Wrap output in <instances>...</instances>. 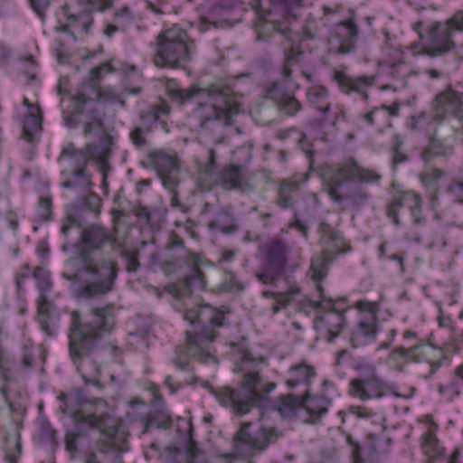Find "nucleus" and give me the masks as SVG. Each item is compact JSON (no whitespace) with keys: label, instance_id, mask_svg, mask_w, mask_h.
I'll return each mask as SVG.
<instances>
[{"label":"nucleus","instance_id":"nucleus-48","mask_svg":"<svg viewBox=\"0 0 463 463\" xmlns=\"http://www.w3.org/2000/svg\"><path fill=\"white\" fill-rule=\"evenodd\" d=\"M33 277L37 280V287L41 294H46L52 288L49 272L41 267L35 268Z\"/></svg>","mask_w":463,"mask_h":463},{"label":"nucleus","instance_id":"nucleus-26","mask_svg":"<svg viewBox=\"0 0 463 463\" xmlns=\"http://www.w3.org/2000/svg\"><path fill=\"white\" fill-rule=\"evenodd\" d=\"M422 449L427 456V463H457L459 456V450L455 449L446 458L444 448L439 446L438 439L430 433L426 435Z\"/></svg>","mask_w":463,"mask_h":463},{"label":"nucleus","instance_id":"nucleus-63","mask_svg":"<svg viewBox=\"0 0 463 463\" xmlns=\"http://www.w3.org/2000/svg\"><path fill=\"white\" fill-rule=\"evenodd\" d=\"M448 26L451 27L453 33L462 32L463 33V11L457 12L453 16L444 22Z\"/></svg>","mask_w":463,"mask_h":463},{"label":"nucleus","instance_id":"nucleus-27","mask_svg":"<svg viewBox=\"0 0 463 463\" xmlns=\"http://www.w3.org/2000/svg\"><path fill=\"white\" fill-rule=\"evenodd\" d=\"M43 116L40 107H31L23 125V137L28 142H35L42 132Z\"/></svg>","mask_w":463,"mask_h":463},{"label":"nucleus","instance_id":"nucleus-14","mask_svg":"<svg viewBox=\"0 0 463 463\" xmlns=\"http://www.w3.org/2000/svg\"><path fill=\"white\" fill-rule=\"evenodd\" d=\"M292 245L288 241L274 238L264 248L263 269L256 274V278L263 284L278 288L279 280L288 278L285 269L289 260Z\"/></svg>","mask_w":463,"mask_h":463},{"label":"nucleus","instance_id":"nucleus-46","mask_svg":"<svg viewBox=\"0 0 463 463\" xmlns=\"http://www.w3.org/2000/svg\"><path fill=\"white\" fill-rule=\"evenodd\" d=\"M446 194L452 202L463 203V179L452 178L446 188Z\"/></svg>","mask_w":463,"mask_h":463},{"label":"nucleus","instance_id":"nucleus-20","mask_svg":"<svg viewBox=\"0 0 463 463\" xmlns=\"http://www.w3.org/2000/svg\"><path fill=\"white\" fill-rule=\"evenodd\" d=\"M333 39L337 43L336 52L344 55L354 51L359 38V28L354 19L350 18L345 22L335 24Z\"/></svg>","mask_w":463,"mask_h":463},{"label":"nucleus","instance_id":"nucleus-43","mask_svg":"<svg viewBox=\"0 0 463 463\" xmlns=\"http://www.w3.org/2000/svg\"><path fill=\"white\" fill-rule=\"evenodd\" d=\"M402 62H405L402 51L392 46H386L383 49V57L379 61V66L383 69Z\"/></svg>","mask_w":463,"mask_h":463},{"label":"nucleus","instance_id":"nucleus-5","mask_svg":"<svg viewBox=\"0 0 463 463\" xmlns=\"http://www.w3.org/2000/svg\"><path fill=\"white\" fill-rule=\"evenodd\" d=\"M253 359L250 353L243 355L240 371L243 373V380L239 388L222 387L213 394L223 406L229 407L237 415L248 413L251 407L262 405L269 392L276 387L275 383L267 382L258 370H250Z\"/></svg>","mask_w":463,"mask_h":463},{"label":"nucleus","instance_id":"nucleus-3","mask_svg":"<svg viewBox=\"0 0 463 463\" xmlns=\"http://www.w3.org/2000/svg\"><path fill=\"white\" fill-rule=\"evenodd\" d=\"M172 99L181 105L196 96L208 98L209 102L200 103L194 110V118L203 129H212L216 125L231 126L233 117L240 112L241 104L235 99L232 90L224 84H213L206 89L193 85L188 89L168 88Z\"/></svg>","mask_w":463,"mask_h":463},{"label":"nucleus","instance_id":"nucleus-10","mask_svg":"<svg viewBox=\"0 0 463 463\" xmlns=\"http://www.w3.org/2000/svg\"><path fill=\"white\" fill-rule=\"evenodd\" d=\"M59 399L63 402V405L61 406V412L70 414L75 423L87 424L109 437L116 434V428L109 424L110 416L108 413L97 416L91 410L94 405L102 404L105 406L107 403L103 399L89 400L81 390H75L70 395L61 393Z\"/></svg>","mask_w":463,"mask_h":463},{"label":"nucleus","instance_id":"nucleus-59","mask_svg":"<svg viewBox=\"0 0 463 463\" xmlns=\"http://www.w3.org/2000/svg\"><path fill=\"white\" fill-rule=\"evenodd\" d=\"M81 228V222L77 213H70L67 215L62 226L61 232L64 236H68V233L71 228Z\"/></svg>","mask_w":463,"mask_h":463},{"label":"nucleus","instance_id":"nucleus-9","mask_svg":"<svg viewBox=\"0 0 463 463\" xmlns=\"http://www.w3.org/2000/svg\"><path fill=\"white\" fill-rule=\"evenodd\" d=\"M110 71L111 66L109 64H102L95 67L90 71V79L82 82L77 94L72 98V104L76 114H84L86 109L87 120L85 128H83V134L99 135L103 132V123L100 112L97 109V103L99 98V86L100 74L103 71Z\"/></svg>","mask_w":463,"mask_h":463},{"label":"nucleus","instance_id":"nucleus-2","mask_svg":"<svg viewBox=\"0 0 463 463\" xmlns=\"http://www.w3.org/2000/svg\"><path fill=\"white\" fill-rule=\"evenodd\" d=\"M69 334L70 357L86 385L103 389L99 377L101 364L96 355L99 344L116 325L114 305L93 307L82 319L78 311L71 312Z\"/></svg>","mask_w":463,"mask_h":463},{"label":"nucleus","instance_id":"nucleus-21","mask_svg":"<svg viewBox=\"0 0 463 463\" xmlns=\"http://www.w3.org/2000/svg\"><path fill=\"white\" fill-rule=\"evenodd\" d=\"M334 80L337 82L339 90L345 94L356 92L361 95L364 100L368 99L367 88L373 86L374 83L373 76L353 78L339 71H335Z\"/></svg>","mask_w":463,"mask_h":463},{"label":"nucleus","instance_id":"nucleus-56","mask_svg":"<svg viewBox=\"0 0 463 463\" xmlns=\"http://www.w3.org/2000/svg\"><path fill=\"white\" fill-rule=\"evenodd\" d=\"M39 218L43 221H48L52 215V198L41 197L38 203Z\"/></svg>","mask_w":463,"mask_h":463},{"label":"nucleus","instance_id":"nucleus-55","mask_svg":"<svg viewBox=\"0 0 463 463\" xmlns=\"http://www.w3.org/2000/svg\"><path fill=\"white\" fill-rule=\"evenodd\" d=\"M303 0H279V6L281 11L290 17H296V10L302 5Z\"/></svg>","mask_w":463,"mask_h":463},{"label":"nucleus","instance_id":"nucleus-64","mask_svg":"<svg viewBox=\"0 0 463 463\" xmlns=\"http://www.w3.org/2000/svg\"><path fill=\"white\" fill-rule=\"evenodd\" d=\"M99 204L100 200L94 194H90L84 201V206L90 212L94 213L96 217L99 214Z\"/></svg>","mask_w":463,"mask_h":463},{"label":"nucleus","instance_id":"nucleus-47","mask_svg":"<svg viewBox=\"0 0 463 463\" xmlns=\"http://www.w3.org/2000/svg\"><path fill=\"white\" fill-rule=\"evenodd\" d=\"M263 31L278 33L281 34L284 37L285 41L289 43L292 41V38H291L292 33L289 30V28L287 25H285L283 23L270 22V21L265 22L263 24Z\"/></svg>","mask_w":463,"mask_h":463},{"label":"nucleus","instance_id":"nucleus-4","mask_svg":"<svg viewBox=\"0 0 463 463\" xmlns=\"http://www.w3.org/2000/svg\"><path fill=\"white\" fill-rule=\"evenodd\" d=\"M352 179H357L361 183H375L381 179V175L359 166L353 158L331 169L326 177L328 194L343 209H360L371 197L367 191L353 183Z\"/></svg>","mask_w":463,"mask_h":463},{"label":"nucleus","instance_id":"nucleus-34","mask_svg":"<svg viewBox=\"0 0 463 463\" xmlns=\"http://www.w3.org/2000/svg\"><path fill=\"white\" fill-rule=\"evenodd\" d=\"M328 96L327 89L323 86H313L307 91V99L309 104L323 114L327 113L331 109Z\"/></svg>","mask_w":463,"mask_h":463},{"label":"nucleus","instance_id":"nucleus-61","mask_svg":"<svg viewBox=\"0 0 463 463\" xmlns=\"http://www.w3.org/2000/svg\"><path fill=\"white\" fill-rule=\"evenodd\" d=\"M346 441L351 446L353 463H364L359 442L354 440L351 434L346 435Z\"/></svg>","mask_w":463,"mask_h":463},{"label":"nucleus","instance_id":"nucleus-60","mask_svg":"<svg viewBox=\"0 0 463 463\" xmlns=\"http://www.w3.org/2000/svg\"><path fill=\"white\" fill-rule=\"evenodd\" d=\"M151 424H155L159 428H167L170 424V417L163 411H157L151 414L148 418Z\"/></svg>","mask_w":463,"mask_h":463},{"label":"nucleus","instance_id":"nucleus-11","mask_svg":"<svg viewBox=\"0 0 463 463\" xmlns=\"http://www.w3.org/2000/svg\"><path fill=\"white\" fill-rule=\"evenodd\" d=\"M194 45L187 33L174 25L156 37L154 63L161 68H178L190 60Z\"/></svg>","mask_w":463,"mask_h":463},{"label":"nucleus","instance_id":"nucleus-33","mask_svg":"<svg viewBox=\"0 0 463 463\" xmlns=\"http://www.w3.org/2000/svg\"><path fill=\"white\" fill-rule=\"evenodd\" d=\"M275 408L282 417L292 418L303 409V399L294 394L281 395Z\"/></svg>","mask_w":463,"mask_h":463},{"label":"nucleus","instance_id":"nucleus-49","mask_svg":"<svg viewBox=\"0 0 463 463\" xmlns=\"http://www.w3.org/2000/svg\"><path fill=\"white\" fill-rule=\"evenodd\" d=\"M135 214L139 220H142L145 223L154 225L155 222H156V216L159 215V212L156 209L147 206L138 205L135 209Z\"/></svg>","mask_w":463,"mask_h":463},{"label":"nucleus","instance_id":"nucleus-51","mask_svg":"<svg viewBox=\"0 0 463 463\" xmlns=\"http://www.w3.org/2000/svg\"><path fill=\"white\" fill-rule=\"evenodd\" d=\"M463 384L460 381L454 379L449 384L439 386V391L441 394L447 396L449 401L454 400L456 397L459 396L461 392V387Z\"/></svg>","mask_w":463,"mask_h":463},{"label":"nucleus","instance_id":"nucleus-13","mask_svg":"<svg viewBox=\"0 0 463 463\" xmlns=\"http://www.w3.org/2000/svg\"><path fill=\"white\" fill-rule=\"evenodd\" d=\"M250 423H242L233 438V452L223 454L222 457L227 459L235 457L250 458L264 451L270 444L278 441L281 436L273 426L261 425L258 430L250 432Z\"/></svg>","mask_w":463,"mask_h":463},{"label":"nucleus","instance_id":"nucleus-50","mask_svg":"<svg viewBox=\"0 0 463 463\" xmlns=\"http://www.w3.org/2000/svg\"><path fill=\"white\" fill-rule=\"evenodd\" d=\"M133 20L130 9L128 6H124L115 14L113 22L121 28V31H125L132 24Z\"/></svg>","mask_w":463,"mask_h":463},{"label":"nucleus","instance_id":"nucleus-54","mask_svg":"<svg viewBox=\"0 0 463 463\" xmlns=\"http://www.w3.org/2000/svg\"><path fill=\"white\" fill-rule=\"evenodd\" d=\"M88 113V110L86 109L84 114H76L75 109H73L72 113H64L63 114V120L65 122V125L69 128H74L78 126L79 124H83L85 127V121L86 114Z\"/></svg>","mask_w":463,"mask_h":463},{"label":"nucleus","instance_id":"nucleus-44","mask_svg":"<svg viewBox=\"0 0 463 463\" xmlns=\"http://www.w3.org/2000/svg\"><path fill=\"white\" fill-rule=\"evenodd\" d=\"M393 80L400 81L401 86L404 87L406 82L405 79L411 74V68L406 62L397 63L383 69Z\"/></svg>","mask_w":463,"mask_h":463},{"label":"nucleus","instance_id":"nucleus-62","mask_svg":"<svg viewBox=\"0 0 463 463\" xmlns=\"http://www.w3.org/2000/svg\"><path fill=\"white\" fill-rule=\"evenodd\" d=\"M145 133L146 131L142 127H135L130 132V138L136 146L143 147L146 145V139L144 137Z\"/></svg>","mask_w":463,"mask_h":463},{"label":"nucleus","instance_id":"nucleus-53","mask_svg":"<svg viewBox=\"0 0 463 463\" xmlns=\"http://www.w3.org/2000/svg\"><path fill=\"white\" fill-rule=\"evenodd\" d=\"M402 141L400 139L398 136L395 137V142L392 145V165L394 167H396L399 164L406 162L409 157L408 156L402 151Z\"/></svg>","mask_w":463,"mask_h":463},{"label":"nucleus","instance_id":"nucleus-58","mask_svg":"<svg viewBox=\"0 0 463 463\" xmlns=\"http://www.w3.org/2000/svg\"><path fill=\"white\" fill-rule=\"evenodd\" d=\"M122 258L126 260V269L128 272H135L140 266L137 260V253L133 251L123 250L121 252Z\"/></svg>","mask_w":463,"mask_h":463},{"label":"nucleus","instance_id":"nucleus-12","mask_svg":"<svg viewBox=\"0 0 463 463\" xmlns=\"http://www.w3.org/2000/svg\"><path fill=\"white\" fill-rule=\"evenodd\" d=\"M215 151L209 149L208 159L198 166V182L203 189H212L213 185H220L222 189L250 191L251 186L245 180L242 167L231 165L222 168L217 175L214 174Z\"/></svg>","mask_w":463,"mask_h":463},{"label":"nucleus","instance_id":"nucleus-15","mask_svg":"<svg viewBox=\"0 0 463 463\" xmlns=\"http://www.w3.org/2000/svg\"><path fill=\"white\" fill-rule=\"evenodd\" d=\"M451 27L445 23L434 22L428 29L425 44L420 53L434 58L443 56L457 48Z\"/></svg>","mask_w":463,"mask_h":463},{"label":"nucleus","instance_id":"nucleus-40","mask_svg":"<svg viewBox=\"0 0 463 463\" xmlns=\"http://www.w3.org/2000/svg\"><path fill=\"white\" fill-rule=\"evenodd\" d=\"M165 249L172 250V249H179L180 252L175 260H165L161 266L165 271H174L178 266H180L181 261L184 259L189 258V254L184 246V242L181 239L174 238L171 241H169Z\"/></svg>","mask_w":463,"mask_h":463},{"label":"nucleus","instance_id":"nucleus-37","mask_svg":"<svg viewBox=\"0 0 463 463\" xmlns=\"http://www.w3.org/2000/svg\"><path fill=\"white\" fill-rule=\"evenodd\" d=\"M170 109L165 104H160L150 107L146 111L140 112V120L142 128L146 131H151L153 125L162 119V117L167 116Z\"/></svg>","mask_w":463,"mask_h":463},{"label":"nucleus","instance_id":"nucleus-45","mask_svg":"<svg viewBox=\"0 0 463 463\" xmlns=\"http://www.w3.org/2000/svg\"><path fill=\"white\" fill-rule=\"evenodd\" d=\"M50 302L48 301L46 294H40L38 299V320L41 324L42 329L48 335H52L51 328L47 322Z\"/></svg>","mask_w":463,"mask_h":463},{"label":"nucleus","instance_id":"nucleus-19","mask_svg":"<svg viewBox=\"0 0 463 463\" xmlns=\"http://www.w3.org/2000/svg\"><path fill=\"white\" fill-rule=\"evenodd\" d=\"M153 164L163 185L174 191L179 183L180 163L177 156L159 152L155 155Z\"/></svg>","mask_w":463,"mask_h":463},{"label":"nucleus","instance_id":"nucleus-31","mask_svg":"<svg viewBox=\"0 0 463 463\" xmlns=\"http://www.w3.org/2000/svg\"><path fill=\"white\" fill-rule=\"evenodd\" d=\"M303 399V409L310 414L311 417L318 418L327 411L330 400L325 395L311 397L308 389L305 390V397Z\"/></svg>","mask_w":463,"mask_h":463},{"label":"nucleus","instance_id":"nucleus-29","mask_svg":"<svg viewBox=\"0 0 463 463\" xmlns=\"http://www.w3.org/2000/svg\"><path fill=\"white\" fill-rule=\"evenodd\" d=\"M111 146L112 137L107 134L99 144H87L84 150L88 160L96 161L102 166L105 165L110 156Z\"/></svg>","mask_w":463,"mask_h":463},{"label":"nucleus","instance_id":"nucleus-39","mask_svg":"<svg viewBox=\"0 0 463 463\" xmlns=\"http://www.w3.org/2000/svg\"><path fill=\"white\" fill-rule=\"evenodd\" d=\"M299 189L298 181L285 180L281 184L279 190V198L277 204L282 209H288L293 206L294 200L291 194L296 193Z\"/></svg>","mask_w":463,"mask_h":463},{"label":"nucleus","instance_id":"nucleus-18","mask_svg":"<svg viewBox=\"0 0 463 463\" xmlns=\"http://www.w3.org/2000/svg\"><path fill=\"white\" fill-rule=\"evenodd\" d=\"M371 375L355 378L349 383V394L361 401L380 399L391 393L390 386L384 383L371 367Z\"/></svg>","mask_w":463,"mask_h":463},{"label":"nucleus","instance_id":"nucleus-25","mask_svg":"<svg viewBox=\"0 0 463 463\" xmlns=\"http://www.w3.org/2000/svg\"><path fill=\"white\" fill-rule=\"evenodd\" d=\"M433 349L429 345L421 342L410 348L400 347L395 350V353L404 357L406 360L415 363L428 362L430 364V373L433 375L436 371L441 366V362H433L430 360V353H432Z\"/></svg>","mask_w":463,"mask_h":463},{"label":"nucleus","instance_id":"nucleus-22","mask_svg":"<svg viewBox=\"0 0 463 463\" xmlns=\"http://www.w3.org/2000/svg\"><path fill=\"white\" fill-rule=\"evenodd\" d=\"M78 1L81 4L88 5L87 10L80 13H74L69 4H64L61 6V12L66 18V22L69 23V26L72 27L74 33L78 32L87 34L94 21L91 13L99 10L94 9L91 4L87 0Z\"/></svg>","mask_w":463,"mask_h":463},{"label":"nucleus","instance_id":"nucleus-28","mask_svg":"<svg viewBox=\"0 0 463 463\" xmlns=\"http://www.w3.org/2000/svg\"><path fill=\"white\" fill-rule=\"evenodd\" d=\"M63 179L61 186L66 189L80 188L87 192L91 184L90 177L87 168L63 169L61 172Z\"/></svg>","mask_w":463,"mask_h":463},{"label":"nucleus","instance_id":"nucleus-24","mask_svg":"<svg viewBox=\"0 0 463 463\" xmlns=\"http://www.w3.org/2000/svg\"><path fill=\"white\" fill-rule=\"evenodd\" d=\"M344 323V315L335 309H330L317 316L315 327L325 331L328 335L327 340L331 342L339 335Z\"/></svg>","mask_w":463,"mask_h":463},{"label":"nucleus","instance_id":"nucleus-1","mask_svg":"<svg viewBox=\"0 0 463 463\" xmlns=\"http://www.w3.org/2000/svg\"><path fill=\"white\" fill-rule=\"evenodd\" d=\"M111 241L109 232L98 224H90L82 228L76 257L69 260L74 273H63L62 276L71 282L75 295L79 298L94 299L110 293L118 273V262L114 260L96 261L90 250H99Z\"/></svg>","mask_w":463,"mask_h":463},{"label":"nucleus","instance_id":"nucleus-41","mask_svg":"<svg viewBox=\"0 0 463 463\" xmlns=\"http://www.w3.org/2000/svg\"><path fill=\"white\" fill-rule=\"evenodd\" d=\"M5 459L7 463H17L22 454L21 437L18 432L5 438Z\"/></svg>","mask_w":463,"mask_h":463},{"label":"nucleus","instance_id":"nucleus-6","mask_svg":"<svg viewBox=\"0 0 463 463\" xmlns=\"http://www.w3.org/2000/svg\"><path fill=\"white\" fill-rule=\"evenodd\" d=\"M184 318L193 328L186 330L185 345L177 350L201 361L211 358V344L217 336L215 328L222 326L224 313L207 304L198 305L186 308Z\"/></svg>","mask_w":463,"mask_h":463},{"label":"nucleus","instance_id":"nucleus-16","mask_svg":"<svg viewBox=\"0 0 463 463\" xmlns=\"http://www.w3.org/2000/svg\"><path fill=\"white\" fill-rule=\"evenodd\" d=\"M462 95L449 88L438 94L432 100L429 112H422L419 119H427L440 124L448 114H453L459 119L462 115Z\"/></svg>","mask_w":463,"mask_h":463},{"label":"nucleus","instance_id":"nucleus-35","mask_svg":"<svg viewBox=\"0 0 463 463\" xmlns=\"http://www.w3.org/2000/svg\"><path fill=\"white\" fill-rule=\"evenodd\" d=\"M316 374L315 370L312 366L307 364H298L292 367L288 371V378L287 380V385L289 388H295L299 384H306L308 389V382L310 378Z\"/></svg>","mask_w":463,"mask_h":463},{"label":"nucleus","instance_id":"nucleus-38","mask_svg":"<svg viewBox=\"0 0 463 463\" xmlns=\"http://www.w3.org/2000/svg\"><path fill=\"white\" fill-rule=\"evenodd\" d=\"M451 152V147L445 146L439 139L431 137L428 146L422 150L420 157L424 162H429L433 156H448Z\"/></svg>","mask_w":463,"mask_h":463},{"label":"nucleus","instance_id":"nucleus-52","mask_svg":"<svg viewBox=\"0 0 463 463\" xmlns=\"http://www.w3.org/2000/svg\"><path fill=\"white\" fill-rule=\"evenodd\" d=\"M444 175L442 170L433 168L420 175L421 183L427 187H436L438 181Z\"/></svg>","mask_w":463,"mask_h":463},{"label":"nucleus","instance_id":"nucleus-42","mask_svg":"<svg viewBox=\"0 0 463 463\" xmlns=\"http://www.w3.org/2000/svg\"><path fill=\"white\" fill-rule=\"evenodd\" d=\"M204 286L203 274L197 267H193L190 273L183 279V288L186 291L192 292L194 289H203Z\"/></svg>","mask_w":463,"mask_h":463},{"label":"nucleus","instance_id":"nucleus-36","mask_svg":"<svg viewBox=\"0 0 463 463\" xmlns=\"http://www.w3.org/2000/svg\"><path fill=\"white\" fill-rule=\"evenodd\" d=\"M208 227L211 230H217L224 233H231L238 230L234 218L224 208L220 209L215 213L214 218L209 222Z\"/></svg>","mask_w":463,"mask_h":463},{"label":"nucleus","instance_id":"nucleus-7","mask_svg":"<svg viewBox=\"0 0 463 463\" xmlns=\"http://www.w3.org/2000/svg\"><path fill=\"white\" fill-rule=\"evenodd\" d=\"M318 232L320 235L319 243L321 246L320 254L313 257L310 266L311 279L316 282L317 290L319 292L321 300H307L314 308H326L331 306V300L326 301L323 296V287L321 281L327 275L328 266L336 258L344 253L351 250V246L345 241L342 233L327 222H320L318 226Z\"/></svg>","mask_w":463,"mask_h":463},{"label":"nucleus","instance_id":"nucleus-8","mask_svg":"<svg viewBox=\"0 0 463 463\" xmlns=\"http://www.w3.org/2000/svg\"><path fill=\"white\" fill-rule=\"evenodd\" d=\"M302 55L303 52L298 46L289 44L285 47L280 80L269 83L263 95V99H272L279 111L288 117L295 116L302 109L300 101L286 90L293 82V67L300 62Z\"/></svg>","mask_w":463,"mask_h":463},{"label":"nucleus","instance_id":"nucleus-23","mask_svg":"<svg viewBox=\"0 0 463 463\" xmlns=\"http://www.w3.org/2000/svg\"><path fill=\"white\" fill-rule=\"evenodd\" d=\"M421 205V197L412 192L406 191L396 194L387 206V216L392 221L396 226L402 224L398 213L401 208L408 207L411 210Z\"/></svg>","mask_w":463,"mask_h":463},{"label":"nucleus","instance_id":"nucleus-30","mask_svg":"<svg viewBox=\"0 0 463 463\" xmlns=\"http://www.w3.org/2000/svg\"><path fill=\"white\" fill-rule=\"evenodd\" d=\"M285 287L278 285L279 295L275 298V303L272 305L271 309L274 314H277L282 307H286L292 300L293 297L300 294V288L292 282L289 278H285Z\"/></svg>","mask_w":463,"mask_h":463},{"label":"nucleus","instance_id":"nucleus-17","mask_svg":"<svg viewBox=\"0 0 463 463\" xmlns=\"http://www.w3.org/2000/svg\"><path fill=\"white\" fill-rule=\"evenodd\" d=\"M357 306L364 310L356 328L352 332L350 342L354 348L373 343L379 331L377 312L378 306L367 301H358Z\"/></svg>","mask_w":463,"mask_h":463},{"label":"nucleus","instance_id":"nucleus-32","mask_svg":"<svg viewBox=\"0 0 463 463\" xmlns=\"http://www.w3.org/2000/svg\"><path fill=\"white\" fill-rule=\"evenodd\" d=\"M70 161L68 169L87 168L88 157L85 150L77 149L72 143L67 144L61 150L58 161Z\"/></svg>","mask_w":463,"mask_h":463},{"label":"nucleus","instance_id":"nucleus-57","mask_svg":"<svg viewBox=\"0 0 463 463\" xmlns=\"http://www.w3.org/2000/svg\"><path fill=\"white\" fill-rule=\"evenodd\" d=\"M99 101L110 103L118 102L123 108L126 105L125 100L122 99L118 94H116L112 89L106 88L104 90H99Z\"/></svg>","mask_w":463,"mask_h":463}]
</instances>
